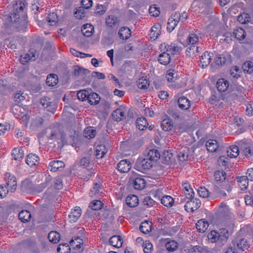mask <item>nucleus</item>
I'll use <instances>...</instances> for the list:
<instances>
[{
  "instance_id": "22",
  "label": "nucleus",
  "mask_w": 253,
  "mask_h": 253,
  "mask_svg": "<svg viewBox=\"0 0 253 253\" xmlns=\"http://www.w3.org/2000/svg\"><path fill=\"white\" fill-rule=\"evenodd\" d=\"M200 51L198 46L196 45H190V46L187 48L185 54L187 56L193 58Z\"/></svg>"
},
{
  "instance_id": "63",
  "label": "nucleus",
  "mask_w": 253,
  "mask_h": 253,
  "mask_svg": "<svg viewBox=\"0 0 253 253\" xmlns=\"http://www.w3.org/2000/svg\"><path fill=\"white\" fill-rule=\"evenodd\" d=\"M47 21L50 23V25H55L58 21L57 15L54 13L48 14L47 17Z\"/></svg>"
},
{
  "instance_id": "24",
  "label": "nucleus",
  "mask_w": 253,
  "mask_h": 253,
  "mask_svg": "<svg viewBox=\"0 0 253 253\" xmlns=\"http://www.w3.org/2000/svg\"><path fill=\"white\" fill-rule=\"evenodd\" d=\"M123 243V239L119 235L113 236L109 239L110 244L115 247L120 248L122 247Z\"/></svg>"
},
{
  "instance_id": "8",
  "label": "nucleus",
  "mask_w": 253,
  "mask_h": 253,
  "mask_svg": "<svg viewBox=\"0 0 253 253\" xmlns=\"http://www.w3.org/2000/svg\"><path fill=\"white\" fill-rule=\"evenodd\" d=\"M233 242L237 249L242 251H244L250 247L248 240L245 238H237Z\"/></svg>"
},
{
  "instance_id": "39",
  "label": "nucleus",
  "mask_w": 253,
  "mask_h": 253,
  "mask_svg": "<svg viewBox=\"0 0 253 253\" xmlns=\"http://www.w3.org/2000/svg\"><path fill=\"white\" fill-rule=\"evenodd\" d=\"M90 71L88 69L76 66L74 68V75L76 77L82 76L89 74Z\"/></svg>"
},
{
  "instance_id": "18",
  "label": "nucleus",
  "mask_w": 253,
  "mask_h": 253,
  "mask_svg": "<svg viewBox=\"0 0 253 253\" xmlns=\"http://www.w3.org/2000/svg\"><path fill=\"white\" fill-rule=\"evenodd\" d=\"M77 135L75 131L73 132H71L68 134L66 133H63L61 135V139L63 143L68 144L73 142L74 141V138L76 137Z\"/></svg>"
},
{
  "instance_id": "23",
  "label": "nucleus",
  "mask_w": 253,
  "mask_h": 253,
  "mask_svg": "<svg viewBox=\"0 0 253 253\" xmlns=\"http://www.w3.org/2000/svg\"><path fill=\"white\" fill-rule=\"evenodd\" d=\"M112 117L115 121L120 122L125 118V112L121 108L117 109L113 112Z\"/></svg>"
},
{
  "instance_id": "57",
  "label": "nucleus",
  "mask_w": 253,
  "mask_h": 253,
  "mask_svg": "<svg viewBox=\"0 0 253 253\" xmlns=\"http://www.w3.org/2000/svg\"><path fill=\"white\" fill-rule=\"evenodd\" d=\"M103 203L100 200H94L89 204V207L93 210H100L102 207Z\"/></svg>"
},
{
  "instance_id": "20",
  "label": "nucleus",
  "mask_w": 253,
  "mask_h": 253,
  "mask_svg": "<svg viewBox=\"0 0 253 253\" xmlns=\"http://www.w3.org/2000/svg\"><path fill=\"white\" fill-rule=\"evenodd\" d=\"M40 160L39 157L34 154H29L27 156L26 162L28 165L32 167L36 166Z\"/></svg>"
},
{
  "instance_id": "43",
  "label": "nucleus",
  "mask_w": 253,
  "mask_h": 253,
  "mask_svg": "<svg viewBox=\"0 0 253 253\" xmlns=\"http://www.w3.org/2000/svg\"><path fill=\"white\" fill-rule=\"evenodd\" d=\"M12 155L14 160L20 161L24 157V152L21 149L15 148L12 150Z\"/></svg>"
},
{
  "instance_id": "55",
  "label": "nucleus",
  "mask_w": 253,
  "mask_h": 253,
  "mask_svg": "<svg viewBox=\"0 0 253 253\" xmlns=\"http://www.w3.org/2000/svg\"><path fill=\"white\" fill-rule=\"evenodd\" d=\"M166 249L169 252H173L176 250L178 247V244L174 240H171L166 244Z\"/></svg>"
},
{
  "instance_id": "27",
  "label": "nucleus",
  "mask_w": 253,
  "mask_h": 253,
  "mask_svg": "<svg viewBox=\"0 0 253 253\" xmlns=\"http://www.w3.org/2000/svg\"><path fill=\"white\" fill-rule=\"evenodd\" d=\"M87 100L90 105H96L100 102V97L96 93L90 92L88 94Z\"/></svg>"
},
{
  "instance_id": "26",
  "label": "nucleus",
  "mask_w": 253,
  "mask_h": 253,
  "mask_svg": "<svg viewBox=\"0 0 253 253\" xmlns=\"http://www.w3.org/2000/svg\"><path fill=\"white\" fill-rule=\"evenodd\" d=\"M229 86L228 82L224 79H219L216 83V87L220 92L225 91Z\"/></svg>"
},
{
  "instance_id": "31",
  "label": "nucleus",
  "mask_w": 253,
  "mask_h": 253,
  "mask_svg": "<svg viewBox=\"0 0 253 253\" xmlns=\"http://www.w3.org/2000/svg\"><path fill=\"white\" fill-rule=\"evenodd\" d=\"M107 153V150L105 145L101 144L98 145L96 147L95 151V156L97 159H100L103 157L104 155Z\"/></svg>"
},
{
  "instance_id": "15",
  "label": "nucleus",
  "mask_w": 253,
  "mask_h": 253,
  "mask_svg": "<svg viewBox=\"0 0 253 253\" xmlns=\"http://www.w3.org/2000/svg\"><path fill=\"white\" fill-rule=\"evenodd\" d=\"M65 167V164L62 161L54 160L51 161L48 165V168L52 171L61 170Z\"/></svg>"
},
{
  "instance_id": "38",
  "label": "nucleus",
  "mask_w": 253,
  "mask_h": 253,
  "mask_svg": "<svg viewBox=\"0 0 253 253\" xmlns=\"http://www.w3.org/2000/svg\"><path fill=\"white\" fill-rule=\"evenodd\" d=\"M239 186L242 190H245L247 189L249 185V178L247 176H242L237 178Z\"/></svg>"
},
{
  "instance_id": "58",
  "label": "nucleus",
  "mask_w": 253,
  "mask_h": 253,
  "mask_svg": "<svg viewBox=\"0 0 253 253\" xmlns=\"http://www.w3.org/2000/svg\"><path fill=\"white\" fill-rule=\"evenodd\" d=\"M89 92L83 89L79 91L77 94L78 99L81 101L87 100Z\"/></svg>"
},
{
  "instance_id": "10",
  "label": "nucleus",
  "mask_w": 253,
  "mask_h": 253,
  "mask_svg": "<svg viewBox=\"0 0 253 253\" xmlns=\"http://www.w3.org/2000/svg\"><path fill=\"white\" fill-rule=\"evenodd\" d=\"M164 48L166 49V51H168L170 54H174L180 52L182 48L180 46H178L176 44L172 43L170 45L166 43H162L160 45V48Z\"/></svg>"
},
{
  "instance_id": "33",
  "label": "nucleus",
  "mask_w": 253,
  "mask_h": 253,
  "mask_svg": "<svg viewBox=\"0 0 253 253\" xmlns=\"http://www.w3.org/2000/svg\"><path fill=\"white\" fill-rule=\"evenodd\" d=\"M208 227V222L203 219L198 220L196 223V228L199 232H205L207 230Z\"/></svg>"
},
{
  "instance_id": "36",
  "label": "nucleus",
  "mask_w": 253,
  "mask_h": 253,
  "mask_svg": "<svg viewBox=\"0 0 253 253\" xmlns=\"http://www.w3.org/2000/svg\"><path fill=\"white\" fill-rule=\"evenodd\" d=\"M148 125V123L144 117L138 118L136 122V127L141 130L145 129Z\"/></svg>"
},
{
  "instance_id": "40",
  "label": "nucleus",
  "mask_w": 253,
  "mask_h": 253,
  "mask_svg": "<svg viewBox=\"0 0 253 253\" xmlns=\"http://www.w3.org/2000/svg\"><path fill=\"white\" fill-rule=\"evenodd\" d=\"M161 127L165 131H169L173 127V124L169 118H166L163 120L161 122Z\"/></svg>"
},
{
  "instance_id": "2",
  "label": "nucleus",
  "mask_w": 253,
  "mask_h": 253,
  "mask_svg": "<svg viewBox=\"0 0 253 253\" xmlns=\"http://www.w3.org/2000/svg\"><path fill=\"white\" fill-rule=\"evenodd\" d=\"M11 111L16 118L21 119L25 124L27 123L29 120V116L27 114V111L25 108L15 104L13 106Z\"/></svg>"
},
{
  "instance_id": "41",
  "label": "nucleus",
  "mask_w": 253,
  "mask_h": 253,
  "mask_svg": "<svg viewBox=\"0 0 253 253\" xmlns=\"http://www.w3.org/2000/svg\"><path fill=\"white\" fill-rule=\"evenodd\" d=\"M184 192L187 198H191L194 197V193L191 186L187 183H184L182 185Z\"/></svg>"
},
{
  "instance_id": "32",
  "label": "nucleus",
  "mask_w": 253,
  "mask_h": 253,
  "mask_svg": "<svg viewBox=\"0 0 253 253\" xmlns=\"http://www.w3.org/2000/svg\"><path fill=\"white\" fill-rule=\"evenodd\" d=\"M206 146L208 151L215 152L218 148L217 142L215 139H210L207 142Z\"/></svg>"
},
{
  "instance_id": "47",
  "label": "nucleus",
  "mask_w": 253,
  "mask_h": 253,
  "mask_svg": "<svg viewBox=\"0 0 253 253\" xmlns=\"http://www.w3.org/2000/svg\"><path fill=\"white\" fill-rule=\"evenodd\" d=\"M60 234L56 231H51L48 235V239L50 242L57 243L59 241Z\"/></svg>"
},
{
  "instance_id": "14",
  "label": "nucleus",
  "mask_w": 253,
  "mask_h": 253,
  "mask_svg": "<svg viewBox=\"0 0 253 253\" xmlns=\"http://www.w3.org/2000/svg\"><path fill=\"white\" fill-rule=\"evenodd\" d=\"M44 133L48 139L55 140L59 135V129L57 127H49L45 129Z\"/></svg>"
},
{
  "instance_id": "30",
  "label": "nucleus",
  "mask_w": 253,
  "mask_h": 253,
  "mask_svg": "<svg viewBox=\"0 0 253 253\" xmlns=\"http://www.w3.org/2000/svg\"><path fill=\"white\" fill-rule=\"evenodd\" d=\"M82 34L86 37H90L94 31V27L90 24L87 23L82 27Z\"/></svg>"
},
{
  "instance_id": "13",
  "label": "nucleus",
  "mask_w": 253,
  "mask_h": 253,
  "mask_svg": "<svg viewBox=\"0 0 253 253\" xmlns=\"http://www.w3.org/2000/svg\"><path fill=\"white\" fill-rule=\"evenodd\" d=\"M131 168V164L129 160H121L117 165L118 169L122 173L128 172Z\"/></svg>"
},
{
  "instance_id": "5",
  "label": "nucleus",
  "mask_w": 253,
  "mask_h": 253,
  "mask_svg": "<svg viewBox=\"0 0 253 253\" xmlns=\"http://www.w3.org/2000/svg\"><path fill=\"white\" fill-rule=\"evenodd\" d=\"M189 199L184 206L185 210L187 212H193L200 208L201 202L199 199L193 197Z\"/></svg>"
},
{
  "instance_id": "6",
  "label": "nucleus",
  "mask_w": 253,
  "mask_h": 253,
  "mask_svg": "<svg viewBox=\"0 0 253 253\" xmlns=\"http://www.w3.org/2000/svg\"><path fill=\"white\" fill-rule=\"evenodd\" d=\"M40 102L44 108L47 109L48 111L51 113H53L55 111L56 105L51 101V99L49 97L44 96L41 98Z\"/></svg>"
},
{
  "instance_id": "19",
  "label": "nucleus",
  "mask_w": 253,
  "mask_h": 253,
  "mask_svg": "<svg viewBox=\"0 0 253 253\" xmlns=\"http://www.w3.org/2000/svg\"><path fill=\"white\" fill-rule=\"evenodd\" d=\"M119 20L114 15H109L105 19V23L106 25L110 27L115 28L117 27L119 24Z\"/></svg>"
},
{
  "instance_id": "1",
  "label": "nucleus",
  "mask_w": 253,
  "mask_h": 253,
  "mask_svg": "<svg viewBox=\"0 0 253 253\" xmlns=\"http://www.w3.org/2000/svg\"><path fill=\"white\" fill-rule=\"evenodd\" d=\"M234 183L233 181L226 180L221 184L220 187L213 185V192L219 197H225L227 196V193L229 194L232 191Z\"/></svg>"
},
{
  "instance_id": "11",
  "label": "nucleus",
  "mask_w": 253,
  "mask_h": 253,
  "mask_svg": "<svg viewBox=\"0 0 253 253\" xmlns=\"http://www.w3.org/2000/svg\"><path fill=\"white\" fill-rule=\"evenodd\" d=\"M217 233L219 242L223 245L227 242L229 237L232 234V232L231 230H228L224 228L219 229Z\"/></svg>"
},
{
  "instance_id": "46",
  "label": "nucleus",
  "mask_w": 253,
  "mask_h": 253,
  "mask_svg": "<svg viewBox=\"0 0 253 253\" xmlns=\"http://www.w3.org/2000/svg\"><path fill=\"white\" fill-rule=\"evenodd\" d=\"M19 219L23 222L28 221L31 216L30 212L27 210L21 211L18 214Z\"/></svg>"
},
{
  "instance_id": "35",
  "label": "nucleus",
  "mask_w": 253,
  "mask_h": 253,
  "mask_svg": "<svg viewBox=\"0 0 253 253\" xmlns=\"http://www.w3.org/2000/svg\"><path fill=\"white\" fill-rule=\"evenodd\" d=\"M96 135V130L93 127L88 126L84 131V135L88 139L94 138Z\"/></svg>"
},
{
  "instance_id": "3",
  "label": "nucleus",
  "mask_w": 253,
  "mask_h": 253,
  "mask_svg": "<svg viewBox=\"0 0 253 253\" xmlns=\"http://www.w3.org/2000/svg\"><path fill=\"white\" fill-rule=\"evenodd\" d=\"M153 163L145 156L139 157L135 164V169L140 172L145 173L146 171L152 168Z\"/></svg>"
},
{
  "instance_id": "34",
  "label": "nucleus",
  "mask_w": 253,
  "mask_h": 253,
  "mask_svg": "<svg viewBox=\"0 0 253 253\" xmlns=\"http://www.w3.org/2000/svg\"><path fill=\"white\" fill-rule=\"evenodd\" d=\"M118 34L120 39L127 40L131 35L130 29L127 27H122L119 31Z\"/></svg>"
},
{
  "instance_id": "56",
  "label": "nucleus",
  "mask_w": 253,
  "mask_h": 253,
  "mask_svg": "<svg viewBox=\"0 0 253 253\" xmlns=\"http://www.w3.org/2000/svg\"><path fill=\"white\" fill-rule=\"evenodd\" d=\"M25 8L24 3L19 0L13 5L14 10L17 11V12L20 14H23L24 15L23 10Z\"/></svg>"
},
{
  "instance_id": "60",
  "label": "nucleus",
  "mask_w": 253,
  "mask_h": 253,
  "mask_svg": "<svg viewBox=\"0 0 253 253\" xmlns=\"http://www.w3.org/2000/svg\"><path fill=\"white\" fill-rule=\"evenodd\" d=\"M208 238L211 243L219 242V239L218 236L217 231L215 230L211 231L208 235Z\"/></svg>"
},
{
  "instance_id": "53",
  "label": "nucleus",
  "mask_w": 253,
  "mask_h": 253,
  "mask_svg": "<svg viewBox=\"0 0 253 253\" xmlns=\"http://www.w3.org/2000/svg\"><path fill=\"white\" fill-rule=\"evenodd\" d=\"M235 38L239 40H242L246 37V32L242 28H239L235 30L233 33Z\"/></svg>"
},
{
  "instance_id": "51",
  "label": "nucleus",
  "mask_w": 253,
  "mask_h": 253,
  "mask_svg": "<svg viewBox=\"0 0 253 253\" xmlns=\"http://www.w3.org/2000/svg\"><path fill=\"white\" fill-rule=\"evenodd\" d=\"M23 15V14H20L13 9V11L10 12L8 17L9 19V20L12 23H17L19 21L20 17Z\"/></svg>"
},
{
  "instance_id": "17",
  "label": "nucleus",
  "mask_w": 253,
  "mask_h": 253,
  "mask_svg": "<svg viewBox=\"0 0 253 253\" xmlns=\"http://www.w3.org/2000/svg\"><path fill=\"white\" fill-rule=\"evenodd\" d=\"M134 188L136 190H142L146 185L145 180L141 177H137L131 181Z\"/></svg>"
},
{
  "instance_id": "12",
  "label": "nucleus",
  "mask_w": 253,
  "mask_h": 253,
  "mask_svg": "<svg viewBox=\"0 0 253 253\" xmlns=\"http://www.w3.org/2000/svg\"><path fill=\"white\" fill-rule=\"evenodd\" d=\"M146 154L144 156H145L148 160L151 161L152 163H153V162L157 161L160 158V154L156 149H152L146 150Z\"/></svg>"
},
{
  "instance_id": "62",
  "label": "nucleus",
  "mask_w": 253,
  "mask_h": 253,
  "mask_svg": "<svg viewBox=\"0 0 253 253\" xmlns=\"http://www.w3.org/2000/svg\"><path fill=\"white\" fill-rule=\"evenodd\" d=\"M101 188V185L100 183H95L94 184L92 189L90 190V195L91 196H95L99 193V190Z\"/></svg>"
},
{
  "instance_id": "64",
  "label": "nucleus",
  "mask_w": 253,
  "mask_h": 253,
  "mask_svg": "<svg viewBox=\"0 0 253 253\" xmlns=\"http://www.w3.org/2000/svg\"><path fill=\"white\" fill-rule=\"evenodd\" d=\"M226 59L222 55H219L214 59V63L216 65L218 66H222L225 63Z\"/></svg>"
},
{
  "instance_id": "45",
  "label": "nucleus",
  "mask_w": 253,
  "mask_h": 253,
  "mask_svg": "<svg viewBox=\"0 0 253 253\" xmlns=\"http://www.w3.org/2000/svg\"><path fill=\"white\" fill-rule=\"evenodd\" d=\"M161 201L163 205L167 207H170L174 204L173 199L171 196L167 195L164 196L161 199Z\"/></svg>"
},
{
  "instance_id": "9",
  "label": "nucleus",
  "mask_w": 253,
  "mask_h": 253,
  "mask_svg": "<svg viewBox=\"0 0 253 253\" xmlns=\"http://www.w3.org/2000/svg\"><path fill=\"white\" fill-rule=\"evenodd\" d=\"M160 49L161 53L160 54L158 60L160 64L167 65L169 63L171 60L170 54L168 51H166V49L164 48Z\"/></svg>"
},
{
  "instance_id": "49",
  "label": "nucleus",
  "mask_w": 253,
  "mask_h": 253,
  "mask_svg": "<svg viewBox=\"0 0 253 253\" xmlns=\"http://www.w3.org/2000/svg\"><path fill=\"white\" fill-rule=\"evenodd\" d=\"M137 83V86L140 89H146L149 85V81L144 77L139 79Z\"/></svg>"
},
{
  "instance_id": "59",
  "label": "nucleus",
  "mask_w": 253,
  "mask_h": 253,
  "mask_svg": "<svg viewBox=\"0 0 253 253\" xmlns=\"http://www.w3.org/2000/svg\"><path fill=\"white\" fill-rule=\"evenodd\" d=\"M234 125L239 127V128L241 130V132H243L245 130L244 126V121L243 119L241 118L236 117L234 120Z\"/></svg>"
},
{
  "instance_id": "4",
  "label": "nucleus",
  "mask_w": 253,
  "mask_h": 253,
  "mask_svg": "<svg viewBox=\"0 0 253 253\" xmlns=\"http://www.w3.org/2000/svg\"><path fill=\"white\" fill-rule=\"evenodd\" d=\"M241 153L247 158H250L253 156V149L251 144L246 140H242L238 142Z\"/></svg>"
},
{
  "instance_id": "44",
  "label": "nucleus",
  "mask_w": 253,
  "mask_h": 253,
  "mask_svg": "<svg viewBox=\"0 0 253 253\" xmlns=\"http://www.w3.org/2000/svg\"><path fill=\"white\" fill-rule=\"evenodd\" d=\"M58 83V77L55 74H50L48 75L46 80V83L47 85L53 86Z\"/></svg>"
},
{
  "instance_id": "25",
  "label": "nucleus",
  "mask_w": 253,
  "mask_h": 253,
  "mask_svg": "<svg viewBox=\"0 0 253 253\" xmlns=\"http://www.w3.org/2000/svg\"><path fill=\"white\" fill-rule=\"evenodd\" d=\"M161 26L159 24H155L151 29V33L150 34L151 39L154 40L158 38L161 34Z\"/></svg>"
},
{
  "instance_id": "50",
  "label": "nucleus",
  "mask_w": 253,
  "mask_h": 253,
  "mask_svg": "<svg viewBox=\"0 0 253 253\" xmlns=\"http://www.w3.org/2000/svg\"><path fill=\"white\" fill-rule=\"evenodd\" d=\"M226 172L223 170H217L215 171L214 178L217 181L224 182L226 179Z\"/></svg>"
},
{
  "instance_id": "37",
  "label": "nucleus",
  "mask_w": 253,
  "mask_h": 253,
  "mask_svg": "<svg viewBox=\"0 0 253 253\" xmlns=\"http://www.w3.org/2000/svg\"><path fill=\"white\" fill-rule=\"evenodd\" d=\"M152 223L148 221H145L140 224V230L144 234H147L152 230Z\"/></svg>"
},
{
  "instance_id": "52",
  "label": "nucleus",
  "mask_w": 253,
  "mask_h": 253,
  "mask_svg": "<svg viewBox=\"0 0 253 253\" xmlns=\"http://www.w3.org/2000/svg\"><path fill=\"white\" fill-rule=\"evenodd\" d=\"M242 68L244 73L251 74L253 72V63L252 61L246 62Z\"/></svg>"
},
{
  "instance_id": "29",
  "label": "nucleus",
  "mask_w": 253,
  "mask_h": 253,
  "mask_svg": "<svg viewBox=\"0 0 253 253\" xmlns=\"http://www.w3.org/2000/svg\"><path fill=\"white\" fill-rule=\"evenodd\" d=\"M126 205L131 208L135 207L138 204V197L134 195L128 196L126 200Z\"/></svg>"
},
{
  "instance_id": "16",
  "label": "nucleus",
  "mask_w": 253,
  "mask_h": 253,
  "mask_svg": "<svg viewBox=\"0 0 253 253\" xmlns=\"http://www.w3.org/2000/svg\"><path fill=\"white\" fill-rule=\"evenodd\" d=\"M213 54L208 51L203 53L200 60V64L203 68L207 67L211 63Z\"/></svg>"
},
{
  "instance_id": "7",
  "label": "nucleus",
  "mask_w": 253,
  "mask_h": 253,
  "mask_svg": "<svg viewBox=\"0 0 253 253\" xmlns=\"http://www.w3.org/2000/svg\"><path fill=\"white\" fill-rule=\"evenodd\" d=\"M5 180L7 186L10 188L12 192L15 191L17 187L16 178L10 173H6L5 175Z\"/></svg>"
},
{
  "instance_id": "48",
  "label": "nucleus",
  "mask_w": 253,
  "mask_h": 253,
  "mask_svg": "<svg viewBox=\"0 0 253 253\" xmlns=\"http://www.w3.org/2000/svg\"><path fill=\"white\" fill-rule=\"evenodd\" d=\"M199 37L195 33H190L187 39V42L188 44L196 45L199 42Z\"/></svg>"
},
{
  "instance_id": "42",
  "label": "nucleus",
  "mask_w": 253,
  "mask_h": 253,
  "mask_svg": "<svg viewBox=\"0 0 253 253\" xmlns=\"http://www.w3.org/2000/svg\"><path fill=\"white\" fill-rule=\"evenodd\" d=\"M239 146L232 145L230 148L227 150V153L228 156L230 158H236L239 154Z\"/></svg>"
},
{
  "instance_id": "61",
  "label": "nucleus",
  "mask_w": 253,
  "mask_h": 253,
  "mask_svg": "<svg viewBox=\"0 0 253 253\" xmlns=\"http://www.w3.org/2000/svg\"><path fill=\"white\" fill-rule=\"evenodd\" d=\"M198 193L199 196L203 198H208L209 196L210 192L205 187H200L198 189Z\"/></svg>"
},
{
  "instance_id": "21",
  "label": "nucleus",
  "mask_w": 253,
  "mask_h": 253,
  "mask_svg": "<svg viewBox=\"0 0 253 253\" xmlns=\"http://www.w3.org/2000/svg\"><path fill=\"white\" fill-rule=\"evenodd\" d=\"M81 215V209L79 207H76L73 211L69 214V218L71 222H75Z\"/></svg>"
},
{
  "instance_id": "28",
  "label": "nucleus",
  "mask_w": 253,
  "mask_h": 253,
  "mask_svg": "<svg viewBox=\"0 0 253 253\" xmlns=\"http://www.w3.org/2000/svg\"><path fill=\"white\" fill-rule=\"evenodd\" d=\"M178 104L179 107L184 110H188L190 106L189 100L184 96L181 97L178 99Z\"/></svg>"
},
{
  "instance_id": "54",
  "label": "nucleus",
  "mask_w": 253,
  "mask_h": 253,
  "mask_svg": "<svg viewBox=\"0 0 253 253\" xmlns=\"http://www.w3.org/2000/svg\"><path fill=\"white\" fill-rule=\"evenodd\" d=\"M250 17L246 13H243L240 14L237 17V20L242 24H246L250 21Z\"/></svg>"
}]
</instances>
